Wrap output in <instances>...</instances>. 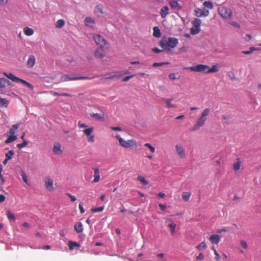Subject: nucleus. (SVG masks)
Returning a JSON list of instances; mask_svg holds the SVG:
<instances>
[{
  "instance_id": "obj_31",
  "label": "nucleus",
  "mask_w": 261,
  "mask_h": 261,
  "mask_svg": "<svg viewBox=\"0 0 261 261\" xmlns=\"http://www.w3.org/2000/svg\"><path fill=\"white\" fill-rule=\"evenodd\" d=\"M241 164V161H240V159H239V158L237 159V162L234 163V164L233 165V169L235 171L239 170L240 169Z\"/></svg>"
},
{
  "instance_id": "obj_11",
  "label": "nucleus",
  "mask_w": 261,
  "mask_h": 261,
  "mask_svg": "<svg viewBox=\"0 0 261 261\" xmlns=\"http://www.w3.org/2000/svg\"><path fill=\"white\" fill-rule=\"evenodd\" d=\"M195 15L197 17L207 16L209 14L208 10L204 9L203 11L200 9H197L194 11Z\"/></svg>"
},
{
  "instance_id": "obj_51",
  "label": "nucleus",
  "mask_w": 261,
  "mask_h": 261,
  "mask_svg": "<svg viewBox=\"0 0 261 261\" xmlns=\"http://www.w3.org/2000/svg\"><path fill=\"white\" fill-rule=\"evenodd\" d=\"M168 64V62H160V63L155 62L152 64V66L155 67L165 65V64Z\"/></svg>"
},
{
  "instance_id": "obj_57",
  "label": "nucleus",
  "mask_w": 261,
  "mask_h": 261,
  "mask_svg": "<svg viewBox=\"0 0 261 261\" xmlns=\"http://www.w3.org/2000/svg\"><path fill=\"white\" fill-rule=\"evenodd\" d=\"M228 75L231 80H233L235 79V75L233 72H228Z\"/></svg>"
},
{
  "instance_id": "obj_8",
  "label": "nucleus",
  "mask_w": 261,
  "mask_h": 261,
  "mask_svg": "<svg viewBox=\"0 0 261 261\" xmlns=\"http://www.w3.org/2000/svg\"><path fill=\"white\" fill-rule=\"evenodd\" d=\"M205 116V115H202V116L200 117L198 119L196 124L194 125V126L193 128H191V131H195V130L199 129L201 126H202L204 124V123L206 120Z\"/></svg>"
},
{
  "instance_id": "obj_22",
  "label": "nucleus",
  "mask_w": 261,
  "mask_h": 261,
  "mask_svg": "<svg viewBox=\"0 0 261 261\" xmlns=\"http://www.w3.org/2000/svg\"><path fill=\"white\" fill-rule=\"evenodd\" d=\"M4 74L8 79H10L13 82H16L18 81V77L14 75L11 73L4 72Z\"/></svg>"
},
{
  "instance_id": "obj_20",
  "label": "nucleus",
  "mask_w": 261,
  "mask_h": 261,
  "mask_svg": "<svg viewBox=\"0 0 261 261\" xmlns=\"http://www.w3.org/2000/svg\"><path fill=\"white\" fill-rule=\"evenodd\" d=\"M53 150L56 154H60L62 152L61 145L59 143L54 144Z\"/></svg>"
},
{
  "instance_id": "obj_21",
  "label": "nucleus",
  "mask_w": 261,
  "mask_h": 261,
  "mask_svg": "<svg viewBox=\"0 0 261 261\" xmlns=\"http://www.w3.org/2000/svg\"><path fill=\"white\" fill-rule=\"evenodd\" d=\"M169 13V9L167 6H164L162 7L161 10L160 15L161 17L164 18L168 15Z\"/></svg>"
},
{
  "instance_id": "obj_59",
  "label": "nucleus",
  "mask_w": 261,
  "mask_h": 261,
  "mask_svg": "<svg viewBox=\"0 0 261 261\" xmlns=\"http://www.w3.org/2000/svg\"><path fill=\"white\" fill-rule=\"evenodd\" d=\"M111 129L113 131H121V128L120 127H114L112 126L110 127Z\"/></svg>"
},
{
  "instance_id": "obj_47",
  "label": "nucleus",
  "mask_w": 261,
  "mask_h": 261,
  "mask_svg": "<svg viewBox=\"0 0 261 261\" xmlns=\"http://www.w3.org/2000/svg\"><path fill=\"white\" fill-rule=\"evenodd\" d=\"M240 245L244 249H247L248 248V246L246 241L244 240L240 241Z\"/></svg>"
},
{
  "instance_id": "obj_58",
  "label": "nucleus",
  "mask_w": 261,
  "mask_h": 261,
  "mask_svg": "<svg viewBox=\"0 0 261 261\" xmlns=\"http://www.w3.org/2000/svg\"><path fill=\"white\" fill-rule=\"evenodd\" d=\"M67 195H68L70 198L71 200L73 202L75 201L76 200V198L74 196H73L69 193H67Z\"/></svg>"
},
{
  "instance_id": "obj_45",
  "label": "nucleus",
  "mask_w": 261,
  "mask_h": 261,
  "mask_svg": "<svg viewBox=\"0 0 261 261\" xmlns=\"http://www.w3.org/2000/svg\"><path fill=\"white\" fill-rule=\"evenodd\" d=\"M121 76V74H120V73H115V74H112L110 76L106 77L105 79H115V78H118V79Z\"/></svg>"
},
{
  "instance_id": "obj_18",
  "label": "nucleus",
  "mask_w": 261,
  "mask_h": 261,
  "mask_svg": "<svg viewBox=\"0 0 261 261\" xmlns=\"http://www.w3.org/2000/svg\"><path fill=\"white\" fill-rule=\"evenodd\" d=\"M93 169L94 172L93 182H97L100 179L99 170L98 168H93Z\"/></svg>"
},
{
  "instance_id": "obj_53",
  "label": "nucleus",
  "mask_w": 261,
  "mask_h": 261,
  "mask_svg": "<svg viewBox=\"0 0 261 261\" xmlns=\"http://www.w3.org/2000/svg\"><path fill=\"white\" fill-rule=\"evenodd\" d=\"M92 116L95 119H96V120H102L104 119L103 115H92Z\"/></svg>"
},
{
  "instance_id": "obj_29",
  "label": "nucleus",
  "mask_w": 261,
  "mask_h": 261,
  "mask_svg": "<svg viewBox=\"0 0 261 261\" xmlns=\"http://www.w3.org/2000/svg\"><path fill=\"white\" fill-rule=\"evenodd\" d=\"M24 34L27 36H31L34 33V30L29 27H25L23 29Z\"/></svg>"
},
{
  "instance_id": "obj_6",
  "label": "nucleus",
  "mask_w": 261,
  "mask_h": 261,
  "mask_svg": "<svg viewBox=\"0 0 261 261\" xmlns=\"http://www.w3.org/2000/svg\"><path fill=\"white\" fill-rule=\"evenodd\" d=\"M92 79V77H89L88 76H86L70 77L67 74H64L61 76V81L62 82H66V81H71V80H85V79Z\"/></svg>"
},
{
  "instance_id": "obj_61",
  "label": "nucleus",
  "mask_w": 261,
  "mask_h": 261,
  "mask_svg": "<svg viewBox=\"0 0 261 261\" xmlns=\"http://www.w3.org/2000/svg\"><path fill=\"white\" fill-rule=\"evenodd\" d=\"M197 259L199 260H203L204 259V255L202 253H200L197 256Z\"/></svg>"
},
{
  "instance_id": "obj_56",
  "label": "nucleus",
  "mask_w": 261,
  "mask_h": 261,
  "mask_svg": "<svg viewBox=\"0 0 261 261\" xmlns=\"http://www.w3.org/2000/svg\"><path fill=\"white\" fill-rule=\"evenodd\" d=\"M8 0H0V5L2 6H6L8 4Z\"/></svg>"
},
{
  "instance_id": "obj_44",
  "label": "nucleus",
  "mask_w": 261,
  "mask_h": 261,
  "mask_svg": "<svg viewBox=\"0 0 261 261\" xmlns=\"http://www.w3.org/2000/svg\"><path fill=\"white\" fill-rule=\"evenodd\" d=\"M144 146L147 147L152 153H154L155 152V148L153 146H152L150 144L148 143H145L144 144Z\"/></svg>"
},
{
  "instance_id": "obj_27",
  "label": "nucleus",
  "mask_w": 261,
  "mask_h": 261,
  "mask_svg": "<svg viewBox=\"0 0 261 261\" xmlns=\"http://www.w3.org/2000/svg\"><path fill=\"white\" fill-rule=\"evenodd\" d=\"M153 35L154 37L156 38H159L161 36V33L160 30V29L158 28V27H154L153 28Z\"/></svg>"
},
{
  "instance_id": "obj_34",
  "label": "nucleus",
  "mask_w": 261,
  "mask_h": 261,
  "mask_svg": "<svg viewBox=\"0 0 261 261\" xmlns=\"http://www.w3.org/2000/svg\"><path fill=\"white\" fill-rule=\"evenodd\" d=\"M64 24L65 21L63 19H59L56 23V27L57 28L60 29L62 28L64 25Z\"/></svg>"
},
{
  "instance_id": "obj_35",
  "label": "nucleus",
  "mask_w": 261,
  "mask_h": 261,
  "mask_svg": "<svg viewBox=\"0 0 261 261\" xmlns=\"http://www.w3.org/2000/svg\"><path fill=\"white\" fill-rule=\"evenodd\" d=\"M207 247V245L205 243V242H202L201 243H200L199 244H198L196 247V248L198 250H202V249H206Z\"/></svg>"
},
{
  "instance_id": "obj_39",
  "label": "nucleus",
  "mask_w": 261,
  "mask_h": 261,
  "mask_svg": "<svg viewBox=\"0 0 261 261\" xmlns=\"http://www.w3.org/2000/svg\"><path fill=\"white\" fill-rule=\"evenodd\" d=\"M218 67L216 65H213L212 68H208L206 70V73H210L212 72H216L218 71Z\"/></svg>"
},
{
  "instance_id": "obj_19",
  "label": "nucleus",
  "mask_w": 261,
  "mask_h": 261,
  "mask_svg": "<svg viewBox=\"0 0 261 261\" xmlns=\"http://www.w3.org/2000/svg\"><path fill=\"white\" fill-rule=\"evenodd\" d=\"M74 227L77 233H81L83 231V224L80 222L76 223Z\"/></svg>"
},
{
  "instance_id": "obj_36",
  "label": "nucleus",
  "mask_w": 261,
  "mask_h": 261,
  "mask_svg": "<svg viewBox=\"0 0 261 261\" xmlns=\"http://www.w3.org/2000/svg\"><path fill=\"white\" fill-rule=\"evenodd\" d=\"M137 179L144 186H146L148 184V182L142 176H138Z\"/></svg>"
},
{
  "instance_id": "obj_33",
  "label": "nucleus",
  "mask_w": 261,
  "mask_h": 261,
  "mask_svg": "<svg viewBox=\"0 0 261 261\" xmlns=\"http://www.w3.org/2000/svg\"><path fill=\"white\" fill-rule=\"evenodd\" d=\"M259 48H255L254 47H250L249 50L243 51L242 53L245 55H249L253 53V51L259 50Z\"/></svg>"
},
{
  "instance_id": "obj_3",
  "label": "nucleus",
  "mask_w": 261,
  "mask_h": 261,
  "mask_svg": "<svg viewBox=\"0 0 261 261\" xmlns=\"http://www.w3.org/2000/svg\"><path fill=\"white\" fill-rule=\"evenodd\" d=\"M219 15L224 19H228L231 17L232 12L230 9L224 7H220L218 8Z\"/></svg>"
},
{
  "instance_id": "obj_2",
  "label": "nucleus",
  "mask_w": 261,
  "mask_h": 261,
  "mask_svg": "<svg viewBox=\"0 0 261 261\" xmlns=\"http://www.w3.org/2000/svg\"><path fill=\"white\" fill-rule=\"evenodd\" d=\"M201 23V20L199 18H195L194 20L192 21L193 27L190 29V33L192 35H197L200 32V27Z\"/></svg>"
},
{
  "instance_id": "obj_17",
  "label": "nucleus",
  "mask_w": 261,
  "mask_h": 261,
  "mask_svg": "<svg viewBox=\"0 0 261 261\" xmlns=\"http://www.w3.org/2000/svg\"><path fill=\"white\" fill-rule=\"evenodd\" d=\"M85 25L93 27L94 24H95V21L94 19L91 18V17H86L84 20Z\"/></svg>"
},
{
  "instance_id": "obj_48",
  "label": "nucleus",
  "mask_w": 261,
  "mask_h": 261,
  "mask_svg": "<svg viewBox=\"0 0 261 261\" xmlns=\"http://www.w3.org/2000/svg\"><path fill=\"white\" fill-rule=\"evenodd\" d=\"M103 206L96 207V208H93L91 209V211L93 213L96 212H102L103 210Z\"/></svg>"
},
{
  "instance_id": "obj_60",
  "label": "nucleus",
  "mask_w": 261,
  "mask_h": 261,
  "mask_svg": "<svg viewBox=\"0 0 261 261\" xmlns=\"http://www.w3.org/2000/svg\"><path fill=\"white\" fill-rule=\"evenodd\" d=\"M89 138L88 139V142H94V136L93 135H90V136H88Z\"/></svg>"
},
{
  "instance_id": "obj_25",
  "label": "nucleus",
  "mask_w": 261,
  "mask_h": 261,
  "mask_svg": "<svg viewBox=\"0 0 261 261\" xmlns=\"http://www.w3.org/2000/svg\"><path fill=\"white\" fill-rule=\"evenodd\" d=\"M18 80L17 82V83H21L22 84L25 85L27 87H28L31 90H32L33 89V86L32 84H31L30 83H29V82H28L27 81H26L24 80H22L19 77L18 78Z\"/></svg>"
},
{
  "instance_id": "obj_28",
  "label": "nucleus",
  "mask_w": 261,
  "mask_h": 261,
  "mask_svg": "<svg viewBox=\"0 0 261 261\" xmlns=\"http://www.w3.org/2000/svg\"><path fill=\"white\" fill-rule=\"evenodd\" d=\"M171 223L168 225V227L170 229L171 233L173 234L175 232V228L176 224L171 220H170Z\"/></svg>"
},
{
  "instance_id": "obj_38",
  "label": "nucleus",
  "mask_w": 261,
  "mask_h": 261,
  "mask_svg": "<svg viewBox=\"0 0 261 261\" xmlns=\"http://www.w3.org/2000/svg\"><path fill=\"white\" fill-rule=\"evenodd\" d=\"M9 101L6 98H0V107H7Z\"/></svg>"
},
{
  "instance_id": "obj_13",
  "label": "nucleus",
  "mask_w": 261,
  "mask_h": 261,
  "mask_svg": "<svg viewBox=\"0 0 261 261\" xmlns=\"http://www.w3.org/2000/svg\"><path fill=\"white\" fill-rule=\"evenodd\" d=\"M169 5L172 9L179 10L181 9V7L177 2L173 0H170L169 2Z\"/></svg>"
},
{
  "instance_id": "obj_40",
  "label": "nucleus",
  "mask_w": 261,
  "mask_h": 261,
  "mask_svg": "<svg viewBox=\"0 0 261 261\" xmlns=\"http://www.w3.org/2000/svg\"><path fill=\"white\" fill-rule=\"evenodd\" d=\"M94 11L96 13H99L100 14H103L102 7L100 5L96 6L95 8Z\"/></svg>"
},
{
  "instance_id": "obj_64",
  "label": "nucleus",
  "mask_w": 261,
  "mask_h": 261,
  "mask_svg": "<svg viewBox=\"0 0 261 261\" xmlns=\"http://www.w3.org/2000/svg\"><path fill=\"white\" fill-rule=\"evenodd\" d=\"M231 24L235 27H237L238 28H239L240 27V25L237 22L234 21V22H232Z\"/></svg>"
},
{
  "instance_id": "obj_54",
  "label": "nucleus",
  "mask_w": 261,
  "mask_h": 261,
  "mask_svg": "<svg viewBox=\"0 0 261 261\" xmlns=\"http://www.w3.org/2000/svg\"><path fill=\"white\" fill-rule=\"evenodd\" d=\"M134 76H135L134 74H132L131 75H128V76H125L123 78L122 81L123 82H127L128 80H129L131 78L133 77Z\"/></svg>"
},
{
  "instance_id": "obj_50",
  "label": "nucleus",
  "mask_w": 261,
  "mask_h": 261,
  "mask_svg": "<svg viewBox=\"0 0 261 261\" xmlns=\"http://www.w3.org/2000/svg\"><path fill=\"white\" fill-rule=\"evenodd\" d=\"M6 82L5 78L0 79V88H5L6 87Z\"/></svg>"
},
{
  "instance_id": "obj_37",
  "label": "nucleus",
  "mask_w": 261,
  "mask_h": 261,
  "mask_svg": "<svg viewBox=\"0 0 261 261\" xmlns=\"http://www.w3.org/2000/svg\"><path fill=\"white\" fill-rule=\"evenodd\" d=\"M14 154V152L12 150H10L8 152L6 153L5 156L7 160H11L13 158Z\"/></svg>"
},
{
  "instance_id": "obj_26",
  "label": "nucleus",
  "mask_w": 261,
  "mask_h": 261,
  "mask_svg": "<svg viewBox=\"0 0 261 261\" xmlns=\"http://www.w3.org/2000/svg\"><path fill=\"white\" fill-rule=\"evenodd\" d=\"M17 139V136L16 135L10 134V136L6 140L5 143L6 144L10 143H11V142L16 140Z\"/></svg>"
},
{
  "instance_id": "obj_5",
  "label": "nucleus",
  "mask_w": 261,
  "mask_h": 261,
  "mask_svg": "<svg viewBox=\"0 0 261 261\" xmlns=\"http://www.w3.org/2000/svg\"><path fill=\"white\" fill-rule=\"evenodd\" d=\"M190 70L195 72H204L206 73V70L209 68V66L206 65L198 64L195 66L190 67Z\"/></svg>"
},
{
  "instance_id": "obj_42",
  "label": "nucleus",
  "mask_w": 261,
  "mask_h": 261,
  "mask_svg": "<svg viewBox=\"0 0 261 261\" xmlns=\"http://www.w3.org/2000/svg\"><path fill=\"white\" fill-rule=\"evenodd\" d=\"M93 131V128L92 127H90L87 129H85L84 130L83 132L84 134L87 136H90L91 134V133Z\"/></svg>"
},
{
  "instance_id": "obj_43",
  "label": "nucleus",
  "mask_w": 261,
  "mask_h": 261,
  "mask_svg": "<svg viewBox=\"0 0 261 261\" xmlns=\"http://www.w3.org/2000/svg\"><path fill=\"white\" fill-rule=\"evenodd\" d=\"M203 5L204 7L208 8L210 9H213L214 7L213 3L210 1L204 2L203 3Z\"/></svg>"
},
{
  "instance_id": "obj_16",
  "label": "nucleus",
  "mask_w": 261,
  "mask_h": 261,
  "mask_svg": "<svg viewBox=\"0 0 261 261\" xmlns=\"http://www.w3.org/2000/svg\"><path fill=\"white\" fill-rule=\"evenodd\" d=\"M95 57L98 59H102L105 57V54L103 53V49H96L94 53Z\"/></svg>"
},
{
  "instance_id": "obj_62",
  "label": "nucleus",
  "mask_w": 261,
  "mask_h": 261,
  "mask_svg": "<svg viewBox=\"0 0 261 261\" xmlns=\"http://www.w3.org/2000/svg\"><path fill=\"white\" fill-rule=\"evenodd\" d=\"M169 77L171 80H175L176 79V75L175 73H170L169 75Z\"/></svg>"
},
{
  "instance_id": "obj_15",
  "label": "nucleus",
  "mask_w": 261,
  "mask_h": 261,
  "mask_svg": "<svg viewBox=\"0 0 261 261\" xmlns=\"http://www.w3.org/2000/svg\"><path fill=\"white\" fill-rule=\"evenodd\" d=\"M36 60L35 56L31 55L29 56V59L27 62V65L28 67L31 68L33 67L35 64Z\"/></svg>"
},
{
  "instance_id": "obj_12",
  "label": "nucleus",
  "mask_w": 261,
  "mask_h": 261,
  "mask_svg": "<svg viewBox=\"0 0 261 261\" xmlns=\"http://www.w3.org/2000/svg\"><path fill=\"white\" fill-rule=\"evenodd\" d=\"M160 46L164 50L171 51V49L168 47V40L163 38L160 41Z\"/></svg>"
},
{
  "instance_id": "obj_41",
  "label": "nucleus",
  "mask_w": 261,
  "mask_h": 261,
  "mask_svg": "<svg viewBox=\"0 0 261 261\" xmlns=\"http://www.w3.org/2000/svg\"><path fill=\"white\" fill-rule=\"evenodd\" d=\"M29 143L26 140H24L22 143L17 144V147L19 149H21L28 145Z\"/></svg>"
},
{
  "instance_id": "obj_30",
  "label": "nucleus",
  "mask_w": 261,
  "mask_h": 261,
  "mask_svg": "<svg viewBox=\"0 0 261 261\" xmlns=\"http://www.w3.org/2000/svg\"><path fill=\"white\" fill-rule=\"evenodd\" d=\"M191 195L190 192H184L182 193V198L185 201H188L189 200L190 196Z\"/></svg>"
},
{
  "instance_id": "obj_23",
  "label": "nucleus",
  "mask_w": 261,
  "mask_h": 261,
  "mask_svg": "<svg viewBox=\"0 0 261 261\" xmlns=\"http://www.w3.org/2000/svg\"><path fill=\"white\" fill-rule=\"evenodd\" d=\"M68 245L69 247V249L70 250H72L74 249V247H80V245L79 243H78L76 242L72 241H69Z\"/></svg>"
},
{
  "instance_id": "obj_4",
  "label": "nucleus",
  "mask_w": 261,
  "mask_h": 261,
  "mask_svg": "<svg viewBox=\"0 0 261 261\" xmlns=\"http://www.w3.org/2000/svg\"><path fill=\"white\" fill-rule=\"evenodd\" d=\"M93 38L94 40L95 43L97 45H99L101 47H103L107 44V40L99 34L94 35Z\"/></svg>"
},
{
  "instance_id": "obj_1",
  "label": "nucleus",
  "mask_w": 261,
  "mask_h": 261,
  "mask_svg": "<svg viewBox=\"0 0 261 261\" xmlns=\"http://www.w3.org/2000/svg\"><path fill=\"white\" fill-rule=\"evenodd\" d=\"M115 137L118 140L119 145L124 148H135L137 147V142L134 140H124L119 135H116Z\"/></svg>"
},
{
  "instance_id": "obj_24",
  "label": "nucleus",
  "mask_w": 261,
  "mask_h": 261,
  "mask_svg": "<svg viewBox=\"0 0 261 261\" xmlns=\"http://www.w3.org/2000/svg\"><path fill=\"white\" fill-rule=\"evenodd\" d=\"M18 80L17 82V83H21L22 84L25 85L27 87H28L31 90H32L33 89V86L32 84H31L30 83H29V82H28L27 81H26L24 80H22L19 77L18 78Z\"/></svg>"
},
{
  "instance_id": "obj_14",
  "label": "nucleus",
  "mask_w": 261,
  "mask_h": 261,
  "mask_svg": "<svg viewBox=\"0 0 261 261\" xmlns=\"http://www.w3.org/2000/svg\"><path fill=\"white\" fill-rule=\"evenodd\" d=\"M220 236L218 234H213L210 236L209 240L213 244H217L220 241Z\"/></svg>"
},
{
  "instance_id": "obj_9",
  "label": "nucleus",
  "mask_w": 261,
  "mask_h": 261,
  "mask_svg": "<svg viewBox=\"0 0 261 261\" xmlns=\"http://www.w3.org/2000/svg\"><path fill=\"white\" fill-rule=\"evenodd\" d=\"M168 47L171 49L176 46L178 43V39L173 37H169L168 38Z\"/></svg>"
},
{
  "instance_id": "obj_52",
  "label": "nucleus",
  "mask_w": 261,
  "mask_h": 261,
  "mask_svg": "<svg viewBox=\"0 0 261 261\" xmlns=\"http://www.w3.org/2000/svg\"><path fill=\"white\" fill-rule=\"evenodd\" d=\"M22 180L23 181L27 184H28V176L27 175L24 173H22Z\"/></svg>"
},
{
  "instance_id": "obj_7",
  "label": "nucleus",
  "mask_w": 261,
  "mask_h": 261,
  "mask_svg": "<svg viewBox=\"0 0 261 261\" xmlns=\"http://www.w3.org/2000/svg\"><path fill=\"white\" fill-rule=\"evenodd\" d=\"M53 183V180L50 176H46L44 178L45 187L48 191H53L55 190Z\"/></svg>"
},
{
  "instance_id": "obj_32",
  "label": "nucleus",
  "mask_w": 261,
  "mask_h": 261,
  "mask_svg": "<svg viewBox=\"0 0 261 261\" xmlns=\"http://www.w3.org/2000/svg\"><path fill=\"white\" fill-rule=\"evenodd\" d=\"M19 124H16L12 125V127L10 128L9 130V134L11 135H15L16 130L18 129L19 127Z\"/></svg>"
},
{
  "instance_id": "obj_49",
  "label": "nucleus",
  "mask_w": 261,
  "mask_h": 261,
  "mask_svg": "<svg viewBox=\"0 0 261 261\" xmlns=\"http://www.w3.org/2000/svg\"><path fill=\"white\" fill-rule=\"evenodd\" d=\"M166 103L167 104L168 107L169 108H173L174 106L171 103V101L172 100V99H165Z\"/></svg>"
},
{
  "instance_id": "obj_63",
  "label": "nucleus",
  "mask_w": 261,
  "mask_h": 261,
  "mask_svg": "<svg viewBox=\"0 0 261 261\" xmlns=\"http://www.w3.org/2000/svg\"><path fill=\"white\" fill-rule=\"evenodd\" d=\"M79 208L81 214H83L85 212V210L81 204H79Z\"/></svg>"
},
{
  "instance_id": "obj_46",
  "label": "nucleus",
  "mask_w": 261,
  "mask_h": 261,
  "mask_svg": "<svg viewBox=\"0 0 261 261\" xmlns=\"http://www.w3.org/2000/svg\"><path fill=\"white\" fill-rule=\"evenodd\" d=\"M7 217L9 219L14 220L15 219V216L14 214L11 213L10 212L8 211L7 213Z\"/></svg>"
},
{
  "instance_id": "obj_55",
  "label": "nucleus",
  "mask_w": 261,
  "mask_h": 261,
  "mask_svg": "<svg viewBox=\"0 0 261 261\" xmlns=\"http://www.w3.org/2000/svg\"><path fill=\"white\" fill-rule=\"evenodd\" d=\"M214 253L215 255V259L217 261H220V256L218 254V252L217 251V250L216 249H214Z\"/></svg>"
},
{
  "instance_id": "obj_10",
  "label": "nucleus",
  "mask_w": 261,
  "mask_h": 261,
  "mask_svg": "<svg viewBox=\"0 0 261 261\" xmlns=\"http://www.w3.org/2000/svg\"><path fill=\"white\" fill-rule=\"evenodd\" d=\"M175 150L180 158H185L186 153L185 150L180 144H177L175 145Z\"/></svg>"
}]
</instances>
